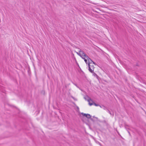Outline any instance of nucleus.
I'll list each match as a JSON object with an SVG mask.
<instances>
[{
    "instance_id": "f03ea898",
    "label": "nucleus",
    "mask_w": 146,
    "mask_h": 146,
    "mask_svg": "<svg viewBox=\"0 0 146 146\" xmlns=\"http://www.w3.org/2000/svg\"><path fill=\"white\" fill-rule=\"evenodd\" d=\"M81 114L83 116L86 117L88 118H90L91 117V115L88 114H86L84 113H81Z\"/></svg>"
},
{
    "instance_id": "20e7f679",
    "label": "nucleus",
    "mask_w": 146,
    "mask_h": 146,
    "mask_svg": "<svg viewBox=\"0 0 146 146\" xmlns=\"http://www.w3.org/2000/svg\"><path fill=\"white\" fill-rule=\"evenodd\" d=\"M93 105H94L95 106H99V105L98 104H96L95 103H94V102L93 103Z\"/></svg>"
},
{
    "instance_id": "39448f33",
    "label": "nucleus",
    "mask_w": 146,
    "mask_h": 146,
    "mask_svg": "<svg viewBox=\"0 0 146 146\" xmlns=\"http://www.w3.org/2000/svg\"><path fill=\"white\" fill-rule=\"evenodd\" d=\"M100 106V108H102V107L101 106Z\"/></svg>"
},
{
    "instance_id": "7ed1b4c3",
    "label": "nucleus",
    "mask_w": 146,
    "mask_h": 146,
    "mask_svg": "<svg viewBox=\"0 0 146 146\" xmlns=\"http://www.w3.org/2000/svg\"><path fill=\"white\" fill-rule=\"evenodd\" d=\"M88 102L89 105L90 106H91L92 105H93L94 102L91 99H90L88 100Z\"/></svg>"
},
{
    "instance_id": "f257e3e1",
    "label": "nucleus",
    "mask_w": 146,
    "mask_h": 146,
    "mask_svg": "<svg viewBox=\"0 0 146 146\" xmlns=\"http://www.w3.org/2000/svg\"><path fill=\"white\" fill-rule=\"evenodd\" d=\"M78 54L83 59L86 64H88L89 71L91 72L94 71V62H93L83 51L80 50L79 51Z\"/></svg>"
}]
</instances>
